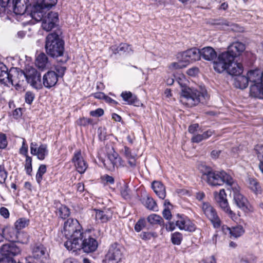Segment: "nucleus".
<instances>
[{
  "mask_svg": "<svg viewBox=\"0 0 263 263\" xmlns=\"http://www.w3.org/2000/svg\"><path fill=\"white\" fill-rule=\"evenodd\" d=\"M62 233L67 239L64 246L70 250H72V246L79 247V240H82L84 237L82 227L76 219H68L64 222Z\"/></svg>",
  "mask_w": 263,
  "mask_h": 263,
  "instance_id": "obj_1",
  "label": "nucleus"
},
{
  "mask_svg": "<svg viewBox=\"0 0 263 263\" xmlns=\"http://www.w3.org/2000/svg\"><path fill=\"white\" fill-rule=\"evenodd\" d=\"M210 96L205 89L201 91L190 88L182 90L180 97V102L189 107L198 105L199 103L203 104L207 103Z\"/></svg>",
  "mask_w": 263,
  "mask_h": 263,
  "instance_id": "obj_2",
  "label": "nucleus"
},
{
  "mask_svg": "<svg viewBox=\"0 0 263 263\" xmlns=\"http://www.w3.org/2000/svg\"><path fill=\"white\" fill-rule=\"evenodd\" d=\"M60 31L49 34L46 39L45 49L51 57L62 56L64 51V42L60 37Z\"/></svg>",
  "mask_w": 263,
  "mask_h": 263,
  "instance_id": "obj_3",
  "label": "nucleus"
},
{
  "mask_svg": "<svg viewBox=\"0 0 263 263\" xmlns=\"http://www.w3.org/2000/svg\"><path fill=\"white\" fill-rule=\"evenodd\" d=\"M234 61H230L226 58L223 60L218 58V61L214 62L213 68L218 73L226 70L229 74L238 77L242 73L243 68L241 63L234 62Z\"/></svg>",
  "mask_w": 263,
  "mask_h": 263,
  "instance_id": "obj_4",
  "label": "nucleus"
},
{
  "mask_svg": "<svg viewBox=\"0 0 263 263\" xmlns=\"http://www.w3.org/2000/svg\"><path fill=\"white\" fill-rule=\"evenodd\" d=\"M0 13H4L6 7H12L16 15H23L29 11V0H0Z\"/></svg>",
  "mask_w": 263,
  "mask_h": 263,
  "instance_id": "obj_5",
  "label": "nucleus"
},
{
  "mask_svg": "<svg viewBox=\"0 0 263 263\" xmlns=\"http://www.w3.org/2000/svg\"><path fill=\"white\" fill-rule=\"evenodd\" d=\"M17 81H21V85L16 86H21L23 85L24 79L27 81L33 87L36 89L42 88L43 81L41 80V74L36 69L32 68L28 71L27 73L24 72H16Z\"/></svg>",
  "mask_w": 263,
  "mask_h": 263,
  "instance_id": "obj_6",
  "label": "nucleus"
},
{
  "mask_svg": "<svg viewBox=\"0 0 263 263\" xmlns=\"http://www.w3.org/2000/svg\"><path fill=\"white\" fill-rule=\"evenodd\" d=\"M205 180L211 186H220L224 183L230 186L234 182L233 178L224 171L213 170Z\"/></svg>",
  "mask_w": 263,
  "mask_h": 263,
  "instance_id": "obj_7",
  "label": "nucleus"
},
{
  "mask_svg": "<svg viewBox=\"0 0 263 263\" xmlns=\"http://www.w3.org/2000/svg\"><path fill=\"white\" fill-rule=\"evenodd\" d=\"M124 251V247L120 243L117 242L111 243L105 255V262L118 263L123 256Z\"/></svg>",
  "mask_w": 263,
  "mask_h": 263,
  "instance_id": "obj_8",
  "label": "nucleus"
},
{
  "mask_svg": "<svg viewBox=\"0 0 263 263\" xmlns=\"http://www.w3.org/2000/svg\"><path fill=\"white\" fill-rule=\"evenodd\" d=\"M246 46L244 44L239 42L232 43L228 48L227 51L220 53L218 59L223 60L224 58L229 60H234V59L239 56L245 50Z\"/></svg>",
  "mask_w": 263,
  "mask_h": 263,
  "instance_id": "obj_9",
  "label": "nucleus"
},
{
  "mask_svg": "<svg viewBox=\"0 0 263 263\" xmlns=\"http://www.w3.org/2000/svg\"><path fill=\"white\" fill-rule=\"evenodd\" d=\"M79 247H74L72 246L73 251L77 250L82 249L83 251L87 253L93 252L95 251L98 246V243L96 239L88 236L87 237L86 234L84 233V237L82 240H79Z\"/></svg>",
  "mask_w": 263,
  "mask_h": 263,
  "instance_id": "obj_10",
  "label": "nucleus"
},
{
  "mask_svg": "<svg viewBox=\"0 0 263 263\" xmlns=\"http://www.w3.org/2000/svg\"><path fill=\"white\" fill-rule=\"evenodd\" d=\"M214 196L215 199L220 208L232 219L235 218L236 214L231 210L229 205L224 190H220L218 193L216 192H214Z\"/></svg>",
  "mask_w": 263,
  "mask_h": 263,
  "instance_id": "obj_11",
  "label": "nucleus"
},
{
  "mask_svg": "<svg viewBox=\"0 0 263 263\" xmlns=\"http://www.w3.org/2000/svg\"><path fill=\"white\" fill-rule=\"evenodd\" d=\"M203 213L211 222L214 228H219L221 226V220L216 210L208 202H203L202 205Z\"/></svg>",
  "mask_w": 263,
  "mask_h": 263,
  "instance_id": "obj_12",
  "label": "nucleus"
},
{
  "mask_svg": "<svg viewBox=\"0 0 263 263\" xmlns=\"http://www.w3.org/2000/svg\"><path fill=\"white\" fill-rule=\"evenodd\" d=\"M232 190L233 201L237 207L246 212L248 210L249 202L247 199L239 192V187L233 182V184L230 186Z\"/></svg>",
  "mask_w": 263,
  "mask_h": 263,
  "instance_id": "obj_13",
  "label": "nucleus"
},
{
  "mask_svg": "<svg viewBox=\"0 0 263 263\" xmlns=\"http://www.w3.org/2000/svg\"><path fill=\"white\" fill-rule=\"evenodd\" d=\"M0 83L6 85L11 84L16 86L21 85V81H17L15 76H13L8 72V68L3 63L0 62Z\"/></svg>",
  "mask_w": 263,
  "mask_h": 263,
  "instance_id": "obj_14",
  "label": "nucleus"
},
{
  "mask_svg": "<svg viewBox=\"0 0 263 263\" xmlns=\"http://www.w3.org/2000/svg\"><path fill=\"white\" fill-rule=\"evenodd\" d=\"M59 23V15L54 12H49L44 16L42 21V27L46 31H50L55 28Z\"/></svg>",
  "mask_w": 263,
  "mask_h": 263,
  "instance_id": "obj_15",
  "label": "nucleus"
},
{
  "mask_svg": "<svg viewBox=\"0 0 263 263\" xmlns=\"http://www.w3.org/2000/svg\"><path fill=\"white\" fill-rule=\"evenodd\" d=\"M21 249L15 243L10 242L3 245L0 248V254L2 256L12 257L20 254Z\"/></svg>",
  "mask_w": 263,
  "mask_h": 263,
  "instance_id": "obj_16",
  "label": "nucleus"
},
{
  "mask_svg": "<svg viewBox=\"0 0 263 263\" xmlns=\"http://www.w3.org/2000/svg\"><path fill=\"white\" fill-rule=\"evenodd\" d=\"M180 54L181 60L187 65L191 62L198 61L200 59V51L197 48H192Z\"/></svg>",
  "mask_w": 263,
  "mask_h": 263,
  "instance_id": "obj_17",
  "label": "nucleus"
},
{
  "mask_svg": "<svg viewBox=\"0 0 263 263\" xmlns=\"http://www.w3.org/2000/svg\"><path fill=\"white\" fill-rule=\"evenodd\" d=\"M92 211L95 215V220L98 223H106L112 219L113 212L110 209H94Z\"/></svg>",
  "mask_w": 263,
  "mask_h": 263,
  "instance_id": "obj_18",
  "label": "nucleus"
},
{
  "mask_svg": "<svg viewBox=\"0 0 263 263\" xmlns=\"http://www.w3.org/2000/svg\"><path fill=\"white\" fill-rule=\"evenodd\" d=\"M71 160L79 173L83 174L86 171L88 164L82 157L81 150L76 151L74 153Z\"/></svg>",
  "mask_w": 263,
  "mask_h": 263,
  "instance_id": "obj_19",
  "label": "nucleus"
},
{
  "mask_svg": "<svg viewBox=\"0 0 263 263\" xmlns=\"http://www.w3.org/2000/svg\"><path fill=\"white\" fill-rule=\"evenodd\" d=\"M30 153L32 155L36 156L39 160H43L48 153L47 145L42 144L37 147L36 143L32 142L30 144Z\"/></svg>",
  "mask_w": 263,
  "mask_h": 263,
  "instance_id": "obj_20",
  "label": "nucleus"
},
{
  "mask_svg": "<svg viewBox=\"0 0 263 263\" xmlns=\"http://www.w3.org/2000/svg\"><path fill=\"white\" fill-rule=\"evenodd\" d=\"M176 226L181 230L192 232L195 231V224L187 217H179L176 220Z\"/></svg>",
  "mask_w": 263,
  "mask_h": 263,
  "instance_id": "obj_21",
  "label": "nucleus"
},
{
  "mask_svg": "<svg viewBox=\"0 0 263 263\" xmlns=\"http://www.w3.org/2000/svg\"><path fill=\"white\" fill-rule=\"evenodd\" d=\"M46 8L43 6H40L35 3L31 9H29L30 14L31 17L36 22L42 21L44 16L46 15L47 13L45 11Z\"/></svg>",
  "mask_w": 263,
  "mask_h": 263,
  "instance_id": "obj_22",
  "label": "nucleus"
},
{
  "mask_svg": "<svg viewBox=\"0 0 263 263\" xmlns=\"http://www.w3.org/2000/svg\"><path fill=\"white\" fill-rule=\"evenodd\" d=\"M58 80V74L53 71H49L43 77V84L47 88L54 86Z\"/></svg>",
  "mask_w": 263,
  "mask_h": 263,
  "instance_id": "obj_23",
  "label": "nucleus"
},
{
  "mask_svg": "<svg viewBox=\"0 0 263 263\" xmlns=\"http://www.w3.org/2000/svg\"><path fill=\"white\" fill-rule=\"evenodd\" d=\"M10 233H13V235H11V239L12 241L27 243L29 241V235L24 232L17 231L14 228H12L10 229Z\"/></svg>",
  "mask_w": 263,
  "mask_h": 263,
  "instance_id": "obj_24",
  "label": "nucleus"
},
{
  "mask_svg": "<svg viewBox=\"0 0 263 263\" xmlns=\"http://www.w3.org/2000/svg\"><path fill=\"white\" fill-rule=\"evenodd\" d=\"M46 253V248L42 244L36 243L32 248V256L34 259H43Z\"/></svg>",
  "mask_w": 263,
  "mask_h": 263,
  "instance_id": "obj_25",
  "label": "nucleus"
},
{
  "mask_svg": "<svg viewBox=\"0 0 263 263\" xmlns=\"http://www.w3.org/2000/svg\"><path fill=\"white\" fill-rule=\"evenodd\" d=\"M200 56L203 59L209 61L215 60L217 57V52L211 47L207 46L200 50Z\"/></svg>",
  "mask_w": 263,
  "mask_h": 263,
  "instance_id": "obj_26",
  "label": "nucleus"
},
{
  "mask_svg": "<svg viewBox=\"0 0 263 263\" xmlns=\"http://www.w3.org/2000/svg\"><path fill=\"white\" fill-rule=\"evenodd\" d=\"M123 100L128 105H133L135 106H139L141 103L136 96L133 95L130 91H123L121 94Z\"/></svg>",
  "mask_w": 263,
  "mask_h": 263,
  "instance_id": "obj_27",
  "label": "nucleus"
},
{
  "mask_svg": "<svg viewBox=\"0 0 263 263\" xmlns=\"http://www.w3.org/2000/svg\"><path fill=\"white\" fill-rule=\"evenodd\" d=\"M152 188L159 198L161 199L165 198L166 197L165 187L161 182L154 181L152 183Z\"/></svg>",
  "mask_w": 263,
  "mask_h": 263,
  "instance_id": "obj_28",
  "label": "nucleus"
},
{
  "mask_svg": "<svg viewBox=\"0 0 263 263\" xmlns=\"http://www.w3.org/2000/svg\"><path fill=\"white\" fill-rule=\"evenodd\" d=\"M122 151L130 167L135 168L137 165V155L133 154L131 149L126 146L124 147Z\"/></svg>",
  "mask_w": 263,
  "mask_h": 263,
  "instance_id": "obj_29",
  "label": "nucleus"
},
{
  "mask_svg": "<svg viewBox=\"0 0 263 263\" xmlns=\"http://www.w3.org/2000/svg\"><path fill=\"white\" fill-rule=\"evenodd\" d=\"M250 95L254 98H263V84L261 82L251 84L250 88Z\"/></svg>",
  "mask_w": 263,
  "mask_h": 263,
  "instance_id": "obj_30",
  "label": "nucleus"
},
{
  "mask_svg": "<svg viewBox=\"0 0 263 263\" xmlns=\"http://www.w3.org/2000/svg\"><path fill=\"white\" fill-rule=\"evenodd\" d=\"M118 156V154L115 152L108 154L107 159L103 161L104 166L109 170L114 169L117 164Z\"/></svg>",
  "mask_w": 263,
  "mask_h": 263,
  "instance_id": "obj_31",
  "label": "nucleus"
},
{
  "mask_svg": "<svg viewBox=\"0 0 263 263\" xmlns=\"http://www.w3.org/2000/svg\"><path fill=\"white\" fill-rule=\"evenodd\" d=\"M247 77L251 84L261 82V71L259 69L250 70L247 73Z\"/></svg>",
  "mask_w": 263,
  "mask_h": 263,
  "instance_id": "obj_32",
  "label": "nucleus"
},
{
  "mask_svg": "<svg viewBox=\"0 0 263 263\" xmlns=\"http://www.w3.org/2000/svg\"><path fill=\"white\" fill-rule=\"evenodd\" d=\"M249 187L256 194L261 192V188L257 180L253 177H248L247 180Z\"/></svg>",
  "mask_w": 263,
  "mask_h": 263,
  "instance_id": "obj_33",
  "label": "nucleus"
},
{
  "mask_svg": "<svg viewBox=\"0 0 263 263\" xmlns=\"http://www.w3.org/2000/svg\"><path fill=\"white\" fill-rule=\"evenodd\" d=\"M48 63V58L44 53H40L36 58L35 65L38 68L43 70Z\"/></svg>",
  "mask_w": 263,
  "mask_h": 263,
  "instance_id": "obj_34",
  "label": "nucleus"
},
{
  "mask_svg": "<svg viewBox=\"0 0 263 263\" xmlns=\"http://www.w3.org/2000/svg\"><path fill=\"white\" fill-rule=\"evenodd\" d=\"M226 229L227 231L231 235V237L237 238L241 236L245 232V230L241 226H237L236 227L230 228L229 227H224L223 229Z\"/></svg>",
  "mask_w": 263,
  "mask_h": 263,
  "instance_id": "obj_35",
  "label": "nucleus"
},
{
  "mask_svg": "<svg viewBox=\"0 0 263 263\" xmlns=\"http://www.w3.org/2000/svg\"><path fill=\"white\" fill-rule=\"evenodd\" d=\"M249 82L247 76L240 75L235 78L234 84L236 87L243 89L248 86Z\"/></svg>",
  "mask_w": 263,
  "mask_h": 263,
  "instance_id": "obj_36",
  "label": "nucleus"
},
{
  "mask_svg": "<svg viewBox=\"0 0 263 263\" xmlns=\"http://www.w3.org/2000/svg\"><path fill=\"white\" fill-rule=\"evenodd\" d=\"M143 203L147 209L153 211H158V206L153 198L147 196L145 198H143Z\"/></svg>",
  "mask_w": 263,
  "mask_h": 263,
  "instance_id": "obj_37",
  "label": "nucleus"
},
{
  "mask_svg": "<svg viewBox=\"0 0 263 263\" xmlns=\"http://www.w3.org/2000/svg\"><path fill=\"white\" fill-rule=\"evenodd\" d=\"M57 214L61 218L65 219L69 216L70 210L66 205L61 204L57 208Z\"/></svg>",
  "mask_w": 263,
  "mask_h": 263,
  "instance_id": "obj_38",
  "label": "nucleus"
},
{
  "mask_svg": "<svg viewBox=\"0 0 263 263\" xmlns=\"http://www.w3.org/2000/svg\"><path fill=\"white\" fill-rule=\"evenodd\" d=\"M57 3V0H35V3L46 9L51 8L56 5Z\"/></svg>",
  "mask_w": 263,
  "mask_h": 263,
  "instance_id": "obj_39",
  "label": "nucleus"
},
{
  "mask_svg": "<svg viewBox=\"0 0 263 263\" xmlns=\"http://www.w3.org/2000/svg\"><path fill=\"white\" fill-rule=\"evenodd\" d=\"M29 220L25 218L18 219L15 223V230L19 231V230L25 228L29 224Z\"/></svg>",
  "mask_w": 263,
  "mask_h": 263,
  "instance_id": "obj_40",
  "label": "nucleus"
},
{
  "mask_svg": "<svg viewBox=\"0 0 263 263\" xmlns=\"http://www.w3.org/2000/svg\"><path fill=\"white\" fill-rule=\"evenodd\" d=\"M147 220L151 224H160L163 221L161 216L155 214H153L148 216L147 218Z\"/></svg>",
  "mask_w": 263,
  "mask_h": 263,
  "instance_id": "obj_41",
  "label": "nucleus"
},
{
  "mask_svg": "<svg viewBox=\"0 0 263 263\" xmlns=\"http://www.w3.org/2000/svg\"><path fill=\"white\" fill-rule=\"evenodd\" d=\"M199 170L202 174V178L205 180V178L209 175L210 173L213 170L211 167L204 164H201L199 166Z\"/></svg>",
  "mask_w": 263,
  "mask_h": 263,
  "instance_id": "obj_42",
  "label": "nucleus"
},
{
  "mask_svg": "<svg viewBox=\"0 0 263 263\" xmlns=\"http://www.w3.org/2000/svg\"><path fill=\"white\" fill-rule=\"evenodd\" d=\"M115 53L132 52L130 45L126 43H121L115 49Z\"/></svg>",
  "mask_w": 263,
  "mask_h": 263,
  "instance_id": "obj_43",
  "label": "nucleus"
},
{
  "mask_svg": "<svg viewBox=\"0 0 263 263\" xmlns=\"http://www.w3.org/2000/svg\"><path fill=\"white\" fill-rule=\"evenodd\" d=\"M183 239V236L181 233L176 232L171 235L172 242L175 245H180Z\"/></svg>",
  "mask_w": 263,
  "mask_h": 263,
  "instance_id": "obj_44",
  "label": "nucleus"
},
{
  "mask_svg": "<svg viewBox=\"0 0 263 263\" xmlns=\"http://www.w3.org/2000/svg\"><path fill=\"white\" fill-rule=\"evenodd\" d=\"M46 172V166L44 164L41 165L37 170L36 174V180L37 182L40 184L43 179V175Z\"/></svg>",
  "mask_w": 263,
  "mask_h": 263,
  "instance_id": "obj_45",
  "label": "nucleus"
},
{
  "mask_svg": "<svg viewBox=\"0 0 263 263\" xmlns=\"http://www.w3.org/2000/svg\"><path fill=\"white\" fill-rule=\"evenodd\" d=\"M177 58L179 59V61L178 62H174L172 63L170 66V68L175 69H182L186 66L187 64L184 63V61H182L181 60V57H180V54H178Z\"/></svg>",
  "mask_w": 263,
  "mask_h": 263,
  "instance_id": "obj_46",
  "label": "nucleus"
},
{
  "mask_svg": "<svg viewBox=\"0 0 263 263\" xmlns=\"http://www.w3.org/2000/svg\"><path fill=\"white\" fill-rule=\"evenodd\" d=\"M146 224V220L144 218H140L136 223L134 229L136 232H140L142 231L145 227Z\"/></svg>",
  "mask_w": 263,
  "mask_h": 263,
  "instance_id": "obj_47",
  "label": "nucleus"
},
{
  "mask_svg": "<svg viewBox=\"0 0 263 263\" xmlns=\"http://www.w3.org/2000/svg\"><path fill=\"white\" fill-rule=\"evenodd\" d=\"M25 170L27 175H31V172L32 171V158L30 156H27V157H26Z\"/></svg>",
  "mask_w": 263,
  "mask_h": 263,
  "instance_id": "obj_48",
  "label": "nucleus"
},
{
  "mask_svg": "<svg viewBox=\"0 0 263 263\" xmlns=\"http://www.w3.org/2000/svg\"><path fill=\"white\" fill-rule=\"evenodd\" d=\"M139 236L142 240L147 241L150 240L152 237H156V234L151 232H142Z\"/></svg>",
  "mask_w": 263,
  "mask_h": 263,
  "instance_id": "obj_49",
  "label": "nucleus"
},
{
  "mask_svg": "<svg viewBox=\"0 0 263 263\" xmlns=\"http://www.w3.org/2000/svg\"><path fill=\"white\" fill-rule=\"evenodd\" d=\"M8 172L3 165H0V183L5 184L7 178Z\"/></svg>",
  "mask_w": 263,
  "mask_h": 263,
  "instance_id": "obj_50",
  "label": "nucleus"
},
{
  "mask_svg": "<svg viewBox=\"0 0 263 263\" xmlns=\"http://www.w3.org/2000/svg\"><path fill=\"white\" fill-rule=\"evenodd\" d=\"M130 190L127 185H125L121 188V195L125 199H129L130 198Z\"/></svg>",
  "mask_w": 263,
  "mask_h": 263,
  "instance_id": "obj_51",
  "label": "nucleus"
},
{
  "mask_svg": "<svg viewBox=\"0 0 263 263\" xmlns=\"http://www.w3.org/2000/svg\"><path fill=\"white\" fill-rule=\"evenodd\" d=\"M92 120L85 117L81 118L77 121V124L80 126L86 127L92 123Z\"/></svg>",
  "mask_w": 263,
  "mask_h": 263,
  "instance_id": "obj_52",
  "label": "nucleus"
},
{
  "mask_svg": "<svg viewBox=\"0 0 263 263\" xmlns=\"http://www.w3.org/2000/svg\"><path fill=\"white\" fill-rule=\"evenodd\" d=\"M255 151L258 160H263V145L259 144L256 145Z\"/></svg>",
  "mask_w": 263,
  "mask_h": 263,
  "instance_id": "obj_53",
  "label": "nucleus"
},
{
  "mask_svg": "<svg viewBox=\"0 0 263 263\" xmlns=\"http://www.w3.org/2000/svg\"><path fill=\"white\" fill-rule=\"evenodd\" d=\"M8 144L6 135L0 133V149H5Z\"/></svg>",
  "mask_w": 263,
  "mask_h": 263,
  "instance_id": "obj_54",
  "label": "nucleus"
},
{
  "mask_svg": "<svg viewBox=\"0 0 263 263\" xmlns=\"http://www.w3.org/2000/svg\"><path fill=\"white\" fill-rule=\"evenodd\" d=\"M19 153L20 154L25 156V157L29 156L28 155V145L25 139H23L22 145L20 149Z\"/></svg>",
  "mask_w": 263,
  "mask_h": 263,
  "instance_id": "obj_55",
  "label": "nucleus"
},
{
  "mask_svg": "<svg viewBox=\"0 0 263 263\" xmlns=\"http://www.w3.org/2000/svg\"><path fill=\"white\" fill-rule=\"evenodd\" d=\"M35 98L34 94L31 91H27L25 95V100L26 103L31 104Z\"/></svg>",
  "mask_w": 263,
  "mask_h": 263,
  "instance_id": "obj_56",
  "label": "nucleus"
},
{
  "mask_svg": "<svg viewBox=\"0 0 263 263\" xmlns=\"http://www.w3.org/2000/svg\"><path fill=\"white\" fill-rule=\"evenodd\" d=\"M241 262L243 263H255L256 257L253 255H248L241 259Z\"/></svg>",
  "mask_w": 263,
  "mask_h": 263,
  "instance_id": "obj_57",
  "label": "nucleus"
},
{
  "mask_svg": "<svg viewBox=\"0 0 263 263\" xmlns=\"http://www.w3.org/2000/svg\"><path fill=\"white\" fill-rule=\"evenodd\" d=\"M104 114V110L102 108H98L95 110H92L90 112V115L92 117H99L103 116Z\"/></svg>",
  "mask_w": 263,
  "mask_h": 263,
  "instance_id": "obj_58",
  "label": "nucleus"
},
{
  "mask_svg": "<svg viewBox=\"0 0 263 263\" xmlns=\"http://www.w3.org/2000/svg\"><path fill=\"white\" fill-rule=\"evenodd\" d=\"M222 24H223L226 26L230 27L231 29L233 31H239L238 29H237V28H238L237 25H236L235 24H233L232 23H231L227 20L224 21L222 23Z\"/></svg>",
  "mask_w": 263,
  "mask_h": 263,
  "instance_id": "obj_59",
  "label": "nucleus"
},
{
  "mask_svg": "<svg viewBox=\"0 0 263 263\" xmlns=\"http://www.w3.org/2000/svg\"><path fill=\"white\" fill-rule=\"evenodd\" d=\"M203 140V137L201 134H194L191 138V141L193 143H199Z\"/></svg>",
  "mask_w": 263,
  "mask_h": 263,
  "instance_id": "obj_60",
  "label": "nucleus"
},
{
  "mask_svg": "<svg viewBox=\"0 0 263 263\" xmlns=\"http://www.w3.org/2000/svg\"><path fill=\"white\" fill-rule=\"evenodd\" d=\"M0 263H16V262L12 257L2 256L0 258Z\"/></svg>",
  "mask_w": 263,
  "mask_h": 263,
  "instance_id": "obj_61",
  "label": "nucleus"
},
{
  "mask_svg": "<svg viewBox=\"0 0 263 263\" xmlns=\"http://www.w3.org/2000/svg\"><path fill=\"white\" fill-rule=\"evenodd\" d=\"M199 127V126L198 123L192 124L189 126L188 131L190 133L194 134L195 132L197 131Z\"/></svg>",
  "mask_w": 263,
  "mask_h": 263,
  "instance_id": "obj_62",
  "label": "nucleus"
},
{
  "mask_svg": "<svg viewBox=\"0 0 263 263\" xmlns=\"http://www.w3.org/2000/svg\"><path fill=\"white\" fill-rule=\"evenodd\" d=\"M0 214L5 218H8L9 217V212L5 207H2L0 209Z\"/></svg>",
  "mask_w": 263,
  "mask_h": 263,
  "instance_id": "obj_63",
  "label": "nucleus"
},
{
  "mask_svg": "<svg viewBox=\"0 0 263 263\" xmlns=\"http://www.w3.org/2000/svg\"><path fill=\"white\" fill-rule=\"evenodd\" d=\"M102 178L103 180L105 181L107 183L109 184H114L115 182L114 178L109 175H105L102 177Z\"/></svg>",
  "mask_w": 263,
  "mask_h": 263,
  "instance_id": "obj_64",
  "label": "nucleus"
}]
</instances>
